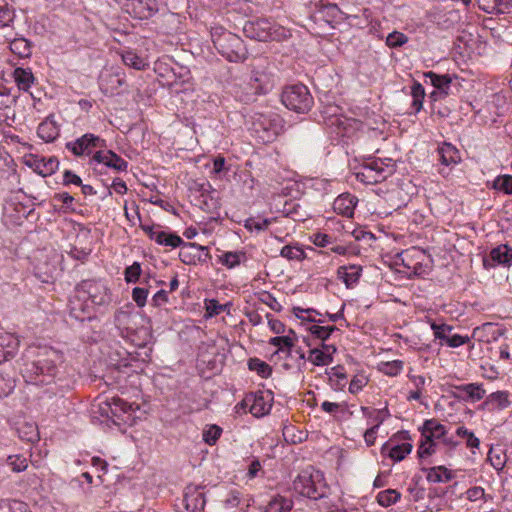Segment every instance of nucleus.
<instances>
[{
    "label": "nucleus",
    "instance_id": "nucleus-1",
    "mask_svg": "<svg viewBox=\"0 0 512 512\" xmlns=\"http://www.w3.org/2000/svg\"><path fill=\"white\" fill-rule=\"evenodd\" d=\"M215 49L230 62H241L247 58V48L244 41L236 34L223 28L211 31Z\"/></svg>",
    "mask_w": 512,
    "mask_h": 512
},
{
    "label": "nucleus",
    "instance_id": "nucleus-2",
    "mask_svg": "<svg viewBox=\"0 0 512 512\" xmlns=\"http://www.w3.org/2000/svg\"><path fill=\"white\" fill-rule=\"evenodd\" d=\"M293 489L296 493L312 500H318L326 496L327 484L321 471L309 467L295 478Z\"/></svg>",
    "mask_w": 512,
    "mask_h": 512
},
{
    "label": "nucleus",
    "instance_id": "nucleus-3",
    "mask_svg": "<svg viewBox=\"0 0 512 512\" xmlns=\"http://www.w3.org/2000/svg\"><path fill=\"white\" fill-rule=\"evenodd\" d=\"M244 34L258 41H281L291 36L290 30L267 19L249 20L243 27Z\"/></svg>",
    "mask_w": 512,
    "mask_h": 512
},
{
    "label": "nucleus",
    "instance_id": "nucleus-4",
    "mask_svg": "<svg viewBox=\"0 0 512 512\" xmlns=\"http://www.w3.org/2000/svg\"><path fill=\"white\" fill-rule=\"evenodd\" d=\"M56 371V365L48 359H27L21 366V374L25 381L35 385L50 384L56 375Z\"/></svg>",
    "mask_w": 512,
    "mask_h": 512
},
{
    "label": "nucleus",
    "instance_id": "nucleus-5",
    "mask_svg": "<svg viewBox=\"0 0 512 512\" xmlns=\"http://www.w3.org/2000/svg\"><path fill=\"white\" fill-rule=\"evenodd\" d=\"M282 103L296 113H308L314 105L313 96L308 87L298 83L286 86L281 94Z\"/></svg>",
    "mask_w": 512,
    "mask_h": 512
},
{
    "label": "nucleus",
    "instance_id": "nucleus-6",
    "mask_svg": "<svg viewBox=\"0 0 512 512\" xmlns=\"http://www.w3.org/2000/svg\"><path fill=\"white\" fill-rule=\"evenodd\" d=\"M273 87V76L266 68H253L246 91L238 95L240 101L250 103L256 96L266 94Z\"/></svg>",
    "mask_w": 512,
    "mask_h": 512
},
{
    "label": "nucleus",
    "instance_id": "nucleus-7",
    "mask_svg": "<svg viewBox=\"0 0 512 512\" xmlns=\"http://www.w3.org/2000/svg\"><path fill=\"white\" fill-rule=\"evenodd\" d=\"M320 117V121L337 134L344 135L350 126V119L343 115L342 108L336 104L322 106Z\"/></svg>",
    "mask_w": 512,
    "mask_h": 512
},
{
    "label": "nucleus",
    "instance_id": "nucleus-8",
    "mask_svg": "<svg viewBox=\"0 0 512 512\" xmlns=\"http://www.w3.org/2000/svg\"><path fill=\"white\" fill-rule=\"evenodd\" d=\"M108 288L100 281L85 280L78 285V297L85 298L90 305L108 303L110 296Z\"/></svg>",
    "mask_w": 512,
    "mask_h": 512
},
{
    "label": "nucleus",
    "instance_id": "nucleus-9",
    "mask_svg": "<svg viewBox=\"0 0 512 512\" xmlns=\"http://www.w3.org/2000/svg\"><path fill=\"white\" fill-rule=\"evenodd\" d=\"M142 231L157 244L175 249L183 245V239L174 232L162 230L159 224H140Z\"/></svg>",
    "mask_w": 512,
    "mask_h": 512
},
{
    "label": "nucleus",
    "instance_id": "nucleus-10",
    "mask_svg": "<svg viewBox=\"0 0 512 512\" xmlns=\"http://www.w3.org/2000/svg\"><path fill=\"white\" fill-rule=\"evenodd\" d=\"M126 86L125 74L121 71L104 70L99 76L100 90L106 96L119 95Z\"/></svg>",
    "mask_w": 512,
    "mask_h": 512
},
{
    "label": "nucleus",
    "instance_id": "nucleus-11",
    "mask_svg": "<svg viewBox=\"0 0 512 512\" xmlns=\"http://www.w3.org/2000/svg\"><path fill=\"white\" fill-rule=\"evenodd\" d=\"M271 399H266L264 393L259 391L247 394L244 399L236 406L242 409H249V412L255 417H262L269 413L272 405Z\"/></svg>",
    "mask_w": 512,
    "mask_h": 512
},
{
    "label": "nucleus",
    "instance_id": "nucleus-12",
    "mask_svg": "<svg viewBox=\"0 0 512 512\" xmlns=\"http://www.w3.org/2000/svg\"><path fill=\"white\" fill-rule=\"evenodd\" d=\"M126 12L135 19L147 20L158 12L157 0H126Z\"/></svg>",
    "mask_w": 512,
    "mask_h": 512
},
{
    "label": "nucleus",
    "instance_id": "nucleus-13",
    "mask_svg": "<svg viewBox=\"0 0 512 512\" xmlns=\"http://www.w3.org/2000/svg\"><path fill=\"white\" fill-rule=\"evenodd\" d=\"M66 148L76 156L90 155L93 148H106V141L92 133H87L73 143H67Z\"/></svg>",
    "mask_w": 512,
    "mask_h": 512
},
{
    "label": "nucleus",
    "instance_id": "nucleus-14",
    "mask_svg": "<svg viewBox=\"0 0 512 512\" xmlns=\"http://www.w3.org/2000/svg\"><path fill=\"white\" fill-rule=\"evenodd\" d=\"M207 258H211V255L206 246L183 240V245L180 246L179 251L181 262L186 265H195L197 262H205Z\"/></svg>",
    "mask_w": 512,
    "mask_h": 512
},
{
    "label": "nucleus",
    "instance_id": "nucleus-15",
    "mask_svg": "<svg viewBox=\"0 0 512 512\" xmlns=\"http://www.w3.org/2000/svg\"><path fill=\"white\" fill-rule=\"evenodd\" d=\"M23 160L25 165L43 177L54 173L59 166V161L54 157L45 158L30 154L25 155Z\"/></svg>",
    "mask_w": 512,
    "mask_h": 512
},
{
    "label": "nucleus",
    "instance_id": "nucleus-16",
    "mask_svg": "<svg viewBox=\"0 0 512 512\" xmlns=\"http://www.w3.org/2000/svg\"><path fill=\"white\" fill-rule=\"evenodd\" d=\"M452 396L464 402H477L485 397L486 391L482 384L468 383L452 386Z\"/></svg>",
    "mask_w": 512,
    "mask_h": 512
},
{
    "label": "nucleus",
    "instance_id": "nucleus-17",
    "mask_svg": "<svg viewBox=\"0 0 512 512\" xmlns=\"http://www.w3.org/2000/svg\"><path fill=\"white\" fill-rule=\"evenodd\" d=\"M497 265H512V247L507 244H501L493 248L489 255L483 258V266L486 269L494 268Z\"/></svg>",
    "mask_w": 512,
    "mask_h": 512
},
{
    "label": "nucleus",
    "instance_id": "nucleus-18",
    "mask_svg": "<svg viewBox=\"0 0 512 512\" xmlns=\"http://www.w3.org/2000/svg\"><path fill=\"white\" fill-rule=\"evenodd\" d=\"M91 161L103 164L117 172L127 171L128 169V162L112 150H104L100 148L99 151H96L93 154Z\"/></svg>",
    "mask_w": 512,
    "mask_h": 512
},
{
    "label": "nucleus",
    "instance_id": "nucleus-19",
    "mask_svg": "<svg viewBox=\"0 0 512 512\" xmlns=\"http://www.w3.org/2000/svg\"><path fill=\"white\" fill-rule=\"evenodd\" d=\"M107 406L109 408L110 415L108 412L106 413L113 422H128L131 419L133 406L123 399L119 397H112L110 401L107 402Z\"/></svg>",
    "mask_w": 512,
    "mask_h": 512
},
{
    "label": "nucleus",
    "instance_id": "nucleus-20",
    "mask_svg": "<svg viewBox=\"0 0 512 512\" xmlns=\"http://www.w3.org/2000/svg\"><path fill=\"white\" fill-rule=\"evenodd\" d=\"M419 430L421 432V440L428 442L442 440L448 433L446 426L435 418L425 420Z\"/></svg>",
    "mask_w": 512,
    "mask_h": 512
},
{
    "label": "nucleus",
    "instance_id": "nucleus-21",
    "mask_svg": "<svg viewBox=\"0 0 512 512\" xmlns=\"http://www.w3.org/2000/svg\"><path fill=\"white\" fill-rule=\"evenodd\" d=\"M364 163L374 172L379 175V180L382 182L386 180L395 172V162L391 158H375L370 157L364 160Z\"/></svg>",
    "mask_w": 512,
    "mask_h": 512
},
{
    "label": "nucleus",
    "instance_id": "nucleus-22",
    "mask_svg": "<svg viewBox=\"0 0 512 512\" xmlns=\"http://www.w3.org/2000/svg\"><path fill=\"white\" fill-rule=\"evenodd\" d=\"M92 306L85 299L78 297V286L75 289L74 295L69 300V314L71 317L84 321L86 318L91 317Z\"/></svg>",
    "mask_w": 512,
    "mask_h": 512
},
{
    "label": "nucleus",
    "instance_id": "nucleus-23",
    "mask_svg": "<svg viewBox=\"0 0 512 512\" xmlns=\"http://www.w3.org/2000/svg\"><path fill=\"white\" fill-rule=\"evenodd\" d=\"M135 317L134 306L128 303L115 312L114 322L118 329L130 332L135 330Z\"/></svg>",
    "mask_w": 512,
    "mask_h": 512
},
{
    "label": "nucleus",
    "instance_id": "nucleus-24",
    "mask_svg": "<svg viewBox=\"0 0 512 512\" xmlns=\"http://www.w3.org/2000/svg\"><path fill=\"white\" fill-rule=\"evenodd\" d=\"M184 504L187 511L203 512L206 499L204 493L195 486H188L185 489Z\"/></svg>",
    "mask_w": 512,
    "mask_h": 512
},
{
    "label": "nucleus",
    "instance_id": "nucleus-25",
    "mask_svg": "<svg viewBox=\"0 0 512 512\" xmlns=\"http://www.w3.org/2000/svg\"><path fill=\"white\" fill-rule=\"evenodd\" d=\"M358 203L356 196L346 192L339 195L333 202L334 211L342 216L351 218Z\"/></svg>",
    "mask_w": 512,
    "mask_h": 512
},
{
    "label": "nucleus",
    "instance_id": "nucleus-26",
    "mask_svg": "<svg viewBox=\"0 0 512 512\" xmlns=\"http://www.w3.org/2000/svg\"><path fill=\"white\" fill-rule=\"evenodd\" d=\"M412 444L409 442H403L401 444H393V439L386 442L381 449L383 455H387L393 461H402L412 451Z\"/></svg>",
    "mask_w": 512,
    "mask_h": 512
},
{
    "label": "nucleus",
    "instance_id": "nucleus-27",
    "mask_svg": "<svg viewBox=\"0 0 512 512\" xmlns=\"http://www.w3.org/2000/svg\"><path fill=\"white\" fill-rule=\"evenodd\" d=\"M421 471L425 473L427 481L431 483H447L453 478L451 470L443 465L433 467L422 466Z\"/></svg>",
    "mask_w": 512,
    "mask_h": 512
},
{
    "label": "nucleus",
    "instance_id": "nucleus-28",
    "mask_svg": "<svg viewBox=\"0 0 512 512\" xmlns=\"http://www.w3.org/2000/svg\"><path fill=\"white\" fill-rule=\"evenodd\" d=\"M362 273L360 265H343L337 270V277L344 282L347 288H352L359 280Z\"/></svg>",
    "mask_w": 512,
    "mask_h": 512
},
{
    "label": "nucleus",
    "instance_id": "nucleus-29",
    "mask_svg": "<svg viewBox=\"0 0 512 512\" xmlns=\"http://www.w3.org/2000/svg\"><path fill=\"white\" fill-rule=\"evenodd\" d=\"M478 4L488 14H506L512 9V0H478Z\"/></svg>",
    "mask_w": 512,
    "mask_h": 512
},
{
    "label": "nucleus",
    "instance_id": "nucleus-30",
    "mask_svg": "<svg viewBox=\"0 0 512 512\" xmlns=\"http://www.w3.org/2000/svg\"><path fill=\"white\" fill-rule=\"evenodd\" d=\"M511 404L507 391H497L488 395L483 402V407L493 411L507 408Z\"/></svg>",
    "mask_w": 512,
    "mask_h": 512
},
{
    "label": "nucleus",
    "instance_id": "nucleus-31",
    "mask_svg": "<svg viewBox=\"0 0 512 512\" xmlns=\"http://www.w3.org/2000/svg\"><path fill=\"white\" fill-rule=\"evenodd\" d=\"M293 506L291 497L276 494L268 501L264 512H291Z\"/></svg>",
    "mask_w": 512,
    "mask_h": 512
},
{
    "label": "nucleus",
    "instance_id": "nucleus-32",
    "mask_svg": "<svg viewBox=\"0 0 512 512\" xmlns=\"http://www.w3.org/2000/svg\"><path fill=\"white\" fill-rule=\"evenodd\" d=\"M361 411L363 416L368 419V424L377 429H379L380 425L390 416L387 408L376 409L362 406Z\"/></svg>",
    "mask_w": 512,
    "mask_h": 512
},
{
    "label": "nucleus",
    "instance_id": "nucleus-33",
    "mask_svg": "<svg viewBox=\"0 0 512 512\" xmlns=\"http://www.w3.org/2000/svg\"><path fill=\"white\" fill-rule=\"evenodd\" d=\"M13 78L19 90L25 92H27L35 82V77L30 68H15L13 71Z\"/></svg>",
    "mask_w": 512,
    "mask_h": 512
},
{
    "label": "nucleus",
    "instance_id": "nucleus-34",
    "mask_svg": "<svg viewBox=\"0 0 512 512\" xmlns=\"http://www.w3.org/2000/svg\"><path fill=\"white\" fill-rule=\"evenodd\" d=\"M38 136L46 142L54 141L60 134V127L51 118H46L37 129Z\"/></svg>",
    "mask_w": 512,
    "mask_h": 512
},
{
    "label": "nucleus",
    "instance_id": "nucleus-35",
    "mask_svg": "<svg viewBox=\"0 0 512 512\" xmlns=\"http://www.w3.org/2000/svg\"><path fill=\"white\" fill-rule=\"evenodd\" d=\"M438 154L440 156L441 163L446 166L457 164L461 160L459 150L448 142H444L438 147Z\"/></svg>",
    "mask_w": 512,
    "mask_h": 512
},
{
    "label": "nucleus",
    "instance_id": "nucleus-36",
    "mask_svg": "<svg viewBox=\"0 0 512 512\" xmlns=\"http://www.w3.org/2000/svg\"><path fill=\"white\" fill-rule=\"evenodd\" d=\"M424 77L430 80V83L439 90V93L449 94L450 84L452 83V76L449 74L439 75L433 71L424 73Z\"/></svg>",
    "mask_w": 512,
    "mask_h": 512
},
{
    "label": "nucleus",
    "instance_id": "nucleus-37",
    "mask_svg": "<svg viewBox=\"0 0 512 512\" xmlns=\"http://www.w3.org/2000/svg\"><path fill=\"white\" fill-rule=\"evenodd\" d=\"M17 433L22 441L35 443L39 441L38 426L34 422H24L17 427Z\"/></svg>",
    "mask_w": 512,
    "mask_h": 512
},
{
    "label": "nucleus",
    "instance_id": "nucleus-38",
    "mask_svg": "<svg viewBox=\"0 0 512 512\" xmlns=\"http://www.w3.org/2000/svg\"><path fill=\"white\" fill-rule=\"evenodd\" d=\"M438 448V443L431 441L420 440V443L417 448V456L419 458L420 464L425 466L426 464H430L429 458L436 453Z\"/></svg>",
    "mask_w": 512,
    "mask_h": 512
},
{
    "label": "nucleus",
    "instance_id": "nucleus-39",
    "mask_svg": "<svg viewBox=\"0 0 512 512\" xmlns=\"http://www.w3.org/2000/svg\"><path fill=\"white\" fill-rule=\"evenodd\" d=\"M10 50L19 58L26 59L32 54V44L25 38H16L10 42Z\"/></svg>",
    "mask_w": 512,
    "mask_h": 512
},
{
    "label": "nucleus",
    "instance_id": "nucleus-40",
    "mask_svg": "<svg viewBox=\"0 0 512 512\" xmlns=\"http://www.w3.org/2000/svg\"><path fill=\"white\" fill-rule=\"evenodd\" d=\"M289 332L290 334L293 335V337L290 335L275 336L270 338L269 344L277 347V352H286L287 354H289L296 340L294 331L290 329Z\"/></svg>",
    "mask_w": 512,
    "mask_h": 512
},
{
    "label": "nucleus",
    "instance_id": "nucleus-41",
    "mask_svg": "<svg viewBox=\"0 0 512 512\" xmlns=\"http://www.w3.org/2000/svg\"><path fill=\"white\" fill-rule=\"evenodd\" d=\"M121 56L124 64L134 69L144 70L148 66L146 59L132 50L124 51Z\"/></svg>",
    "mask_w": 512,
    "mask_h": 512
},
{
    "label": "nucleus",
    "instance_id": "nucleus-42",
    "mask_svg": "<svg viewBox=\"0 0 512 512\" xmlns=\"http://www.w3.org/2000/svg\"><path fill=\"white\" fill-rule=\"evenodd\" d=\"M356 179L364 184L374 185L380 183L379 175L374 174L372 170L363 162L359 170L355 172Z\"/></svg>",
    "mask_w": 512,
    "mask_h": 512
},
{
    "label": "nucleus",
    "instance_id": "nucleus-43",
    "mask_svg": "<svg viewBox=\"0 0 512 512\" xmlns=\"http://www.w3.org/2000/svg\"><path fill=\"white\" fill-rule=\"evenodd\" d=\"M248 368L256 372L262 378H268L272 374V367L259 358H250L248 360Z\"/></svg>",
    "mask_w": 512,
    "mask_h": 512
},
{
    "label": "nucleus",
    "instance_id": "nucleus-44",
    "mask_svg": "<svg viewBox=\"0 0 512 512\" xmlns=\"http://www.w3.org/2000/svg\"><path fill=\"white\" fill-rule=\"evenodd\" d=\"M245 257V253L242 251L235 252H224L218 257L219 262L229 269L235 268L240 265L241 259Z\"/></svg>",
    "mask_w": 512,
    "mask_h": 512
},
{
    "label": "nucleus",
    "instance_id": "nucleus-45",
    "mask_svg": "<svg viewBox=\"0 0 512 512\" xmlns=\"http://www.w3.org/2000/svg\"><path fill=\"white\" fill-rule=\"evenodd\" d=\"M412 108L418 113L423 107L425 90L421 83L414 81L411 86Z\"/></svg>",
    "mask_w": 512,
    "mask_h": 512
},
{
    "label": "nucleus",
    "instance_id": "nucleus-46",
    "mask_svg": "<svg viewBox=\"0 0 512 512\" xmlns=\"http://www.w3.org/2000/svg\"><path fill=\"white\" fill-rule=\"evenodd\" d=\"M12 472L20 473L27 469L28 458L21 454L9 455L5 460Z\"/></svg>",
    "mask_w": 512,
    "mask_h": 512
},
{
    "label": "nucleus",
    "instance_id": "nucleus-47",
    "mask_svg": "<svg viewBox=\"0 0 512 512\" xmlns=\"http://www.w3.org/2000/svg\"><path fill=\"white\" fill-rule=\"evenodd\" d=\"M308 360L315 366H325L333 361V357L321 349L314 348L309 351Z\"/></svg>",
    "mask_w": 512,
    "mask_h": 512
},
{
    "label": "nucleus",
    "instance_id": "nucleus-48",
    "mask_svg": "<svg viewBox=\"0 0 512 512\" xmlns=\"http://www.w3.org/2000/svg\"><path fill=\"white\" fill-rule=\"evenodd\" d=\"M231 306H232L231 303L220 304L215 299L206 300L205 301V308H206L205 316L206 317H214L224 311H226L227 313H230Z\"/></svg>",
    "mask_w": 512,
    "mask_h": 512
},
{
    "label": "nucleus",
    "instance_id": "nucleus-49",
    "mask_svg": "<svg viewBox=\"0 0 512 512\" xmlns=\"http://www.w3.org/2000/svg\"><path fill=\"white\" fill-rule=\"evenodd\" d=\"M276 218H261V217H250L245 221V228L248 230L263 231L268 226L275 222Z\"/></svg>",
    "mask_w": 512,
    "mask_h": 512
},
{
    "label": "nucleus",
    "instance_id": "nucleus-50",
    "mask_svg": "<svg viewBox=\"0 0 512 512\" xmlns=\"http://www.w3.org/2000/svg\"><path fill=\"white\" fill-rule=\"evenodd\" d=\"M28 505L20 500L4 499L0 501V512H26Z\"/></svg>",
    "mask_w": 512,
    "mask_h": 512
},
{
    "label": "nucleus",
    "instance_id": "nucleus-51",
    "mask_svg": "<svg viewBox=\"0 0 512 512\" xmlns=\"http://www.w3.org/2000/svg\"><path fill=\"white\" fill-rule=\"evenodd\" d=\"M280 255L288 260L296 261H302L306 257L304 250L298 245H285L281 249Z\"/></svg>",
    "mask_w": 512,
    "mask_h": 512
},
{
    "label": "nucleus",
    "instance_id": "nucleus-52",
    "mask_svg": "<svg viewBox=\"0 0 512 512\" xmlns=\"http://www.w3.org/2000/svg\"><path fill=\"white\" fill-rule=\"evenodd\" d=\"M401 497V494L395 489L381 491L377 495V502L383 507L395 504Z\"/></svg>",
    "mask_w": 512,
    "mask_h": 512
},
{
    "label": "nucleus",
    "instance_id": "nucleus-53",
    "mask_svg": "<svg viewBox=\"0 0 512 512\" xmlns=\"http://www.w3.org/2000/svg\"><path fill=\"white\" fill-rule=\"evenodd\" d=\"M456 435L466 440V446L473 449H478L480 446V440L474 435L472 431H469L465 426H459L456 429Z\"/></svg>",
    "mask_w": 512,
    "mask_h": 512
},
{
    "label": "nucleus",
    "instance_id": "nucleus-54",
    "mask_svg": "<svg viewBox=\"0 0 512 512\" xmlns=\"http://www.w3.org/2000/svg\"><path fill=\"white\" fill-rule=\"evenodd\" d=\"M492 188L501 191L505 194H512V175H500L497 176L493 183Z\"/></svg>",
    "mask_w": 512,
    "mask_h": 512
},
{
    "label": "nucleus",
    "instance_id": "nucleus-55",
    "mask_svg": "<svg viewBox=\"0 0 512 512\" xmlns=\"http://www.w3.org/2000/svg\"><path fill=\"white\" fill-rule=\"evenodd\" d=\"M14 19V10L6 0H0V27H7Z\"/></svg>",
    "mask_w": 512,
    "mask_h": 512
},
{
    "label": "nucleus",
    "instance_id": "nucleus-56",
    "mask_svg": "<svg viewBox=\"0 0 512 512\" xmlns=\"http://www.w3.org/2000/svg\"><path fill=\"white\" fill-rule=\"evenodd\" d=\"M222 434V428L218 425H209L203 431V440L208 445H214Z\"/></svg>",
    "mask_w": 512,
    "mask_h": 512
},
{
    "label": "nucleus",
    "instance_id": "nucleus-57",
    "mask_svg": "<svg viewBox=\"0 0 512 512\" xmlns=\"http://www.w3.org/2000/svg\"><path fill=\"white\" fill-rule=\"evenodd\" d=\"M142 268L139 262H134L124 270V278L127 283H137L140 279Z\"/></svg>",
    "mask_w": 512,
    "mask_h": 512
},
{
    "label": "nucleus",
    "instance_id": "nucleus-58",
    "mask_svg": "<svg viewBox=\"0 0 512 512\" xmlns=\"http://www.w3.org/2000/svg\"><path fill=\"white\" fill-rule=\"evenodd\" d=\"M407 42L408 37L404 33L398 31H393L386 38V45L390 48L401 47Z\"/></svg>",
    "mask_w": 512,
    "mask_h": 512
},
{
    "label": "nucleus",
    "instance_id": "nucleus-59",
    "mask_svg": "<svg viewBox=\"0 0 512 512\" xmlns=\"http://www.w3.org/2000/svg\"><path fill=\"white\" fill-rule=\"evenodd\" d=\"M403 369V362L400 360H394L391 362L382 363L380 370L389 376L398 375Z\"/></svg>",
    "mask_w": 512,
    "mask_h": 512
},
{
    "label": "nucleus",
    "instance_id": "nucleus-60",
    "mask_svg": "<svg viewBox=\"0 0 512 512\" xmlns=\"http://www.w3.org/2000/svg\"><path fill=\"white\" fill-rule=\"evenodd\" d=\"M431 329L433 330L436 339L444 340L446 342L453 328L448 324H437L433 322L431 324Z\"/></svg>",
    "mask_w": 512,
    "mask_h": 512
},
{
    "label": "nucleus",
    "instance_id": "nucleus-61",
    "mask_svg": "<svg viewBox=\"0 0 512 512\" xmlns=\"http://www.w3.org/2000/svg\"><path fill=\"white\" fill-rule=\"evenodd\" d=\"M368 383V378L363 374H356L350 384H349V392L351 394H357L361 391Z\"/></svg>",
    "mask_w": 512,
    "mask_h": 512
},
{
    "label": "nucleus",
    "instance_id": "nucleus-62",
    "mask_svg": "<svg viewBox=\"0 0 512 512\" xmlns=\"http://www.w3.org/2000/svg\"><path fill=\"white\" fill-rule=\"evenodd\" d=\"M149 290L142 287H135L132 290V299L139 308H143L146 305Z\"/></svg>",
    "mask_w": 512,
    "mask_h": 512
},
{
    "label": "nucleus",
    "instance_id": "nucleus-63",
    "mask_svg": "<svg viewBox=\"0 0 512 512\" xmlns=\"http://www.w3.org/2000/svg\"><path fill=\"white\" fill-rule=\"evenodd\" d=\"M259 300L266 304L267 306H269L272 310L274 311H281L282 309V306L281 304L277 301V299L269 292H262L259 296Z\"/></svg>",
    "mask_w": 512,
    "mask_h": 512
},
{
    "label": "nucleus",
    "instance_id": "nucleus-64",
    "mask_svg": "<svg viewBox=\"0 0 512 512\" xmlns=\"http://www.w3.org/2000/svg\"><path fill=\"white\" fill-rule=\"evenodd\" d=\"M15 388L14 380L0 374V398L8 396Z\"/></svg>",
    "mask_w": 512,
    "mask_h": 512
}]
</instances>
